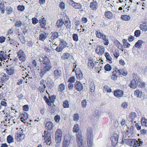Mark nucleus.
Listing matches in <instances>:
<instances>
[{"instance_id":"obj_1","label":"nucleus","mask_w":147,"mask_h":147,"mask_svg":"<svg viewBox=\"0 0 147 147\" xmlns=\"http://www.w3.org/2000/svg\"><path fill=\"white\" fill-rule=\"evenodd\" d=\"M53 127V123L49 122L47 123V129L48 134H47V145L49 146L52 145L51 141V134L52 133V128Z\"/></svg>"},{"instance_id":"obj_2","label":"nucleus","mask_w":147,"mask_h":147,"mask_svg":"<svg viewBox=\"0 0 147 147\" xmlns=\"http://www.w3.org/2000/svg\"><path fill=\"white\" fill-rule=\"evenodd\" d=\"M87 143L88 146L91 147L93 145V130L91 127L87 129Z\"/></svg>"},{"instance_id":"obj_3","label":"nucleus","mask_w":147,"mask_h":147,"mask_svg":"<svg viewBox=\"0 0 147 147\" xmlns=\"http://www.w3.org/2000/svg\"><path fill=\"white\" fill-rule=\"evenodd\" d=\"M122 142V143H125L127 145L133 147H138V142L134 139H125L123 137Z\"/></svg>"},{"instance_id":"obj_4","label":"nucleus","mask_w":147,"mask_h":147,"mask_svg":"<svg viewBox=\"0 0 147 147\" xmlns=\"http://www.w3.org/2000/svg\"><path fill=\"white\" fill-rule=\"evenodd\" d=\"M76 141L79 147H85V144L83 143L81 132L77 133L76 135Z\"/></svg>"},{"instance_id":"obj_5","label":"nucleus","mask_w":147,"mask_h":147,"mask_svg":"<svg viewBox=\"0 0 147 147\" xmlns=\"http://www.w3.org/2000/svg\"><path fill=\"white\" fill-rule=\"evenodd\" d=\"M67 45L66 41L63 39H61L59 46L57 47L55 50L58 52H61L66 47Z\"/></svg>"},{"instance_id":"obj_6","label":"nucleus","mask_w":147,"mask_h":147,"mask_svg":"<svg viewBox=\"0 0 147 147\" xmlns=\"http://www.w3.org/2000/svg\"><path fill=\"white\" fill-rule=\"evenodd\" d=\"M63 133L61 130L60 129H57L55 134V138L56 142L58 143H60L61 140V138Z\"/></svg>"},{"instance_id":"obj_7","label":"nucleus","mask_w":147,"mask_h":147,"mask_svg":"<svg viewBox=\"0 0 147 147\" xmlns=\"http://www.w3.org/2000/svg\"><path fill=\"white\" fill-rule=\"evenodd\" d=\"M23 130L21 128H19V131L16 133L15 135L16 139L18 142H21L24 138L25 135L23 133Z\"/></svg>"},{"instance_id":"obj_8","label":"nucleus","mask_w":147,"mask_h":147,"mask_svg":"<svg viewBox=\"0 0 147 147\" xmlns=\"http://www.w3.org/2000/svg\"><path fill=\"white\" fill-rule=\"evenodd\" d=\"M137 119L136 114L134 112H131L130 114L129 120L132 123L134 124L136 122Z\"/></svg>"},{"instance_id":"obj_9","label":"nucleus","mask_w":147,"mask_h":147,"mask_svg":"<svg viewBox=\"0 0 147 147\" xmlns=\"http://www.w3.org/2000/svg\"><path fill=\"white\" fill-rule=\"evenodd\" d=\"M9 58V56L6 55V52L1 51H0V59L1 61H4V62H7Z\"/></svg>"},{"instance_id":"obj_10","label":"nucleus","mask_w":147,"mask_h":147,"mask_svg":"<svg viewBox=\"0 0 147 147\" xmlns=\"http://www.w3.org/2000/svg\"><path fill=\"white\" fill-rule=\"evenodd\" d=\"M17 53L18 57L19 60L22 62L24 61L26 59V56L23 51L20 50Z\"/></svg>"},{"instance_id":"obj_11","label":"nucleus","mask_w":147,"mask_h":147,"mask_svg":"<svg viewBox=\"0 0 147 147\" xmlns=\"http://www.w3.org/2000/svg\"><path fill=\"white\" fill-rule=\"evenodd\" d=\"M56 98V96L54 95L49 96V99H48L47 97V103L49 106L51 105L52 103H53L54 102Z\"/></svg>"},{"instance_id":"obj_12","label":"nucleus","mask_w":147,"mask_h":147,"mask_svg":"<svg viewBox=\"0 0 147 147\" xmlns=\"http://www.w3.org/2000/svg\"><path fill=\"white\" fill-rule=\"evenodd\" d=\"M6 72L9 75L13 74L14 72V68L13 66L11 65L7 66Z\"/></svg>"},{"instance_id":"obj_13","label":"nucleus","mask_w":147,"mask_h":147,"mask_svg":"<svg viewBox=\"0 0 147 147\" xmlns=\"http://www.w3.org/2000/svg\"><path fill=\"white\" fill-rule=\"evenodd\" d=\"M95 51L97 54L101 55L104 53L105 48L101 45L99 46L96 49Z\"/></svg>"},{"instance_id":"obj_14","label":"nucleus","mask_w":147,"mask_h":147,"mask_svg":"<svg viewBox=\"0 0 147 147\" xmlns=\"http://www.w3.org/2000/svg\"><path fill=\"white\" fill-rule=\"evenodd\" d=\"M74 86L76 89L79 91L82 90L83 88L82 84L79 81L75 82Z\"/></svg>"},{"instance_id":"obj_15","label":"nucleus","mask_w":147,"mask_h":147,"mask_svg":"<svg viewBox=\"0 0 147 147\" xmlns=\"http://www.w3.org/2000/svg\"><path fill=\"white\" fill-rule=\"evenodd\" d=\"M53 81L50 77H48L47 82V86L50 89H51L54 86Z\"/></svg>"},{"instance_id":"obj_16","label":"nucleus","mask_w":147,"mask_h":147,"mask_svg":"<svg viewBox=\"0 0 147 147\" xmlns=\"http://www.w3.org/2000/svg\"><path fill=\"white\" fill-rule=\"evenodd\" d=\"M70 2L71 6L75 9H79L82 7V5L80 3L75 2L72 0Z\"/></svg>"},{"instance_id":"obj_17","label":"nucleus","mask_w":147,"mask_h":147,"mask_svg":"<svg viewBox=\"0 0 147 147\" xmlns=\"http://www.w3.org/2000/svg\"><path fill=\"white\" fill-rule=\"evenodd\" d=\"M95 33L96 37L100 38H102L103 37L105 36V35L103 33L101 32L100 30L97 29Z\"/></svg>"},{"instance_id":"obj_18","label":"nucleus","mask_w":147,"mask_h":147,"mask_svg":"<svg viewBox=\"0 0 147 147\" xmlns=\"http://www.w3.org/2000/svg\"><path fill=\"white\" fill-rule=\"evenodd\" d=\"M114 94L115 96L118 97H121L123 95V92L121 90H117L114 91Z\"/></svg>"},{"instance_id":"obj_19","label":"nucleus","mask_w":147,"mask_h":147,"mask_svg":"<svg viewBox=\"0 0 147 147\" xmlns=\"http://www.w3.org/2000/svg\"><path fill=\"white\" fill-rule=\"evenodd\" d=\"M4 3L5 2L3 0H0V9L2 13H4L5 9Z\"/></svg>"},{"instance_id":"obj_20","label":"nucleus","mask_w":147,"mask_h":147,"mask_svg":"<svg viewBox=\"0 0 147 147\" xmlns=\"http://www.w3.org/2000/svg\"><path fill=\"white\" fill-rule=\"evenodd\" d=\"M90 7L92 9L96 10L98 7V4L96 1L93 0V2L90 4Z\"/></svg>"},{"instance_id":"obj_21","label":"nucleus","mask_w":147,"mask_h":147,"mask_svg":"<svg viewBox=\"0 0 147 147\" xmlns=\"http://www.w3.org/2000/svg\"><path fill=\"white\" fill-rule=\"evenodd\" d=\"M140 28L141 30L143 31H147V23L144 22L140 25Z\"/></svg>"},{"instance_id":"obj_22","label":"nucleus","mask_w":147,"mask_h":147,"mask_svg":"<svg viewBox=\"0 0 147 147\" xmlns=\"http://www.w3.org/2000/svg\"><path fill=\"white\" fill-rule=\"evenodd\" d=\"M117 72L123 76H126L127 74V71L125 69H117Z\"/></svg>"},{"instance_id":"obj_23","label":"nucleus","mask_w":147,"mask_h":147,"mask_svg":"<svg viewBox=\"0 0 147 147\" xmlns=\"http://www.w3.org/2000/svg\"><path fill=\"white\" fill-rule=\"evenodd\" d=\"M139 83L131 80L129 86L131 88H135L137 87Z\"/></svg>"},{"instance_id":"obj_24","label":"nucleus","mask_w":147,"mask_h":147,"mask_svg":"<svg viewBox=\"0 0 147 147\" xmlns=\"http://www.w3.org/2000/svg\"><path fill=\"white\" fill-rule=\"evenodd\" d=\"M45 81L42 80L40 82V84L42 85H43V86H41L40 89V92L41 93H44V91L45 90V88L46 87L45 86Z\"/></svg>"},{"instance_id":"obj_25","label":"nucleus","mask_w":147,"mask_h":147,"mask_svg":"<svg viewBox=\"0 0 147 147\" xmlns=\"http://www.w3.org/2000/svg\"><path fill=\"white\" fill-rule=\"evenodd\" d=\"M134 95L137 97L140 98L142 96V92L141 90H137L134 92Z\"/></svg>"},{"instance_id":"obj_26","label":"nucleus","mask_w":147,"mask_h":147,"mask_svg":"<svg viewBox=\"0 0 147 147\" xmlns=\"http://www.w3.org/2000/svg\"><path fill=\"white\" fill-rule=\"evenodd\" d=\"M119 74L117 72L116 70L113 72L111 76V78L113 80H117Z\"/></svg>"},{"instance_id":"obj_27","label":"nucleus","mask_w":147,"mask_h":147,"mask_svg":"<svg viewBox=\"0 0 147 147\" xmlns=\"http://www.w3.org/2000/svg\"><path fill=\"white\" fill-rule=\"evenodd\" d=\"M105 15L107 18L109 19H112L113 18V14L110 11H108L106 12Z\"/></svg>"},{"instance_id":"obj_28","label":"nucleus","mask_w":147,"mask_h":147,"mask_svg":"<svg viewBox=\"0 0 147 147\" xmlns=\"http://www.w3.org/2000/svg\"><path fill=\"white\" fill-rule=\"evenodd\" d=\"M47 57V71H49L52 67L51 63Z\"/></svg>"},{"instance_id":"obj_29","label":"nucleus","mask_w":147,"mask_h":147,"mask_svg":"<svg viewBox=\"0 0 147 147\" xmlns=\"http://www.w3.org/2000/svg\"><path fill=\"white\" fill-rule=\"evenodd\" d=\"M65 89L64 84H60L58 86V91L60 92H62Z\"/></svg>"},{"instance_id":"obj_30","label":"nucleus","mask_w":147,"mask_h":147,"mask_svg":"<svg viewBox=\"0 0 147 147\" xmlns=\"http://www.w3.org/2000/svg\"><path fill=\"white\" fill-rule=\"evenodd\" d=\"M123 46L125 48H128L130 47V45L127 42V39H123Z\"/></svg>"},{"instance_id":"obj_31","label":"nucleus","mask_w":147,"mask_h":147,"mask_svg":"<svg viewBox=\"0 0 147 147\" xmlns=\"http://www.w3.org/2000/svg\"><path fill=\"white\" fill-rule=\"evenodd\" d=\"M26 76H25V78L26 79L25 83H28L31 81L32 79V78L31 77L30 75L29 74H27L26 73H25Z\"/></svg>"},{"instance_id":"obj_32","label":"nucleus","mask_w":147,"mask_h":147,"mask_svg":"<svg viewBox=\"0 0 147 147\" xmlns=\"http://www.w3.org/2000/svg\"><path fill=\"white\" fill-rule=\"evenodd\" d=\"M76 77L79 80H81L83 78V75L81 71H79L76 72Z\"/></svg>"},{"instance_id":"obj_33","label":"nucleus","mask_w":147,"mask_h":147,"mask_svg":"<svg viewBox=\"0 0 147 147\" xmlns=\"http://www.w3.org/2000/svg\"><path fill=\"white\" fill-rule=\"evenodd\" d=\"M105 55L109 62V63H111L112 62V58L109 53H108L106 52L105 53Z\"/></svg>"},{"instance_id":"obj_34","label":"nucleus","mask_w":147,"mask_h":147,"mask_svg":"<svg viewBox=\"0 0 147 147\" xmlns=\"http://www.w3.org/2000/svg\"><path fill=\"white\" fill-rule=\"evenodd\" d=\"M54 74L57 78L60 77L61 75V72L60 70H56L54 71Z\"/></svg>"},{"instance_id":"obj_35","label":"nucleus","mask_w":147,"mask_h":147,"mask_svg":"<svg viewBox=\"0 0 147 147\" xmlns=\"http://www.w3.org/2000/svg\"><path fill=\"white\" fill-rule=\"evenodd\" d=\"M45 19L44 18L42 19L41 20H40V25L41 28H45V25H46V21L45 20H44Z\"/></svg>"},{"instance_id":"obj_36","label":"nucleus","mask_w":147,"mask_h":147,"mask_svg":"<svg viewBox=\"0 0 147 147\" xmlns=\"http://www.w3.org/2000/svg\"><path fill=\"white\" fill-rule=\"evenodd\" d=\"M103 40V41L102 42L105 45L107 46L109 44V42L108 38L106 36L103 37V38H102Z\"/></svg>"},{"instance_id":"obj_37","label":"nucleus","mask_w":147,"mask_h":147,"mask_svg":"<svg viewBox=\"0 0 147 147\" xmlns=\"http://www.w3.org/2000/svg\"><path fill=\"white\" fill-rule=\"evenodd\" d=\"M118 136L117 134L115 135V136L112 137L111 140L112 142L115 144H117L118 143Z\"/></svg>"},{"instance_id":"obj_38","label":"nucleus","mask_w":147,"mask_h":147,"mask_svg":"<svg viewBox=\"0 0 147 147\" xmlns=\"http://www.w3.org/2000/svg\"><path fill=\"white\" fill-rule=\"evenodd\" d=\"M80 129V127L78 124L74 125L73 128V132H74L77 133L79 131Z\"/></svg>"},{"instance_id":"obj_39","label":"nucleus","mask_w":147,"mask_h":147,"mask_svg":"<svg viewBox=\"0 0 147 147\" xmlns=\"http://www.w3.org/2000/svg\"><path fill=\"white\" fill-rule=\"evenodd\" d=\"M103 91H107V92H112V90L111 88V87L107 85H105L103 88Z\"/></svg>"},{"instance_id":"obj_40","label":"nucleus","mask_w":147,"mask_h":147,"mask_svg":"<svg viewBox=\"0 0 147 147\" xmlns=\"http://www.w3.org/2000/svg\"><path fill=\"white\" fill-rule=\"evenodd\" d=\"M41 70L40 75V77L42 78L44 75L46 74V65H45L42 69H41Z\"/></svg>"},{"instance_id":"obj_41","label":"nucleus","mask_w":147,"mask_h":147,"mask_svg":"<svg viewBox=\"0 0 147 147\" xmlns=\"http://www.w3.org/2000/svg\"><path fill=\"white\" fill-rule=\"evenodd\" d=\"M132 81H134L137 82H140L139 80L138 77L135 73H134L133 74V80H132Z\"/></svg>"},{"instance_id":"obj_42","label":"nucleus","mask_w":147,"mask_h":147,"mask_svg":"<svg viewBox=\"0 0 147 147\" xmlns=\"http://www.w3.org/2000/svg\"><path fill=\"white\" fill-rule=\"evenodd\" d=\"M64 24L66 28H70L71 27V22L69 20H67L64 22Z\"/></svg>"},{"instance_id":"obj_43","label":"nucleus","mask_w":147,"mask_h":147,"mask_svg":"<svg viewBox=\"0 0 147 147\" xmlns=\"http://www.w3.org/2000/svg\"><path fill=\"white\" fill-rule=\"evenodd\" d=\"M121 18L123 20L128 21L130 19L131 17L129 15H123L121 16Z\"/></svg>"},{"instance_id":"obj_44","label":"nucleus","mask_w":147,"mask_h":147,"mask_svg":"<svg viewBox=\"0 0 147 147\" xmlns=\"http://www.w3.org/2000/svg\"><path fill=\"white\" fill-rule=\"evenodd\" d=\"M141 123L143 126H147V120L144 118H142L141 120Z\"/></svg>"},{"instance_id":"obj_45","label":"nucleus","mask_w":147,"mask_h":147,"mask_svg":"<svg viewBox=\"0 0 147 147\" xmlns=\"http://www.w3.org/2000/svg\"><path fill=\"white\" fill-rule=\"evenodd\" d=\"M80 118L79 115L77 113H75L73 116V119L74 121H78Z\"/></svg>"},{"instance_id":"obj_46","label":"nucleus","mask_w":147,"mask_h":147,"mask_svg":"<svg viewBox=\"0 0 147 147\" xmlns=\"http://www.w3.org/2000/svg\"><path fill=\"white\" fill-rule=\"evenodd\" d=\"M94 63H93V61L89 60L88 62V65L90 69H92L94 66Z\"/></svg>"},{"instance_id":"obj_47","label":"nucleus","mask_w":147,"mask_h":147,"mask_svg":"<svg viewBox=\"0 0 147 147\" xmlns=\"http://www.w3.org/2000/svg\"><path fill=\"white\" fill-rule=\"evenodd\" d=\"M142 41L141 40H138L135 44L134 46L137 48L140 47L142 44Z\"/></svg>"},{"instance_id":"obj_48","label":"nucleus","mask_w":147,"mask_h":147,"mask_svg":"<svg viewBox=\"0 0 147 147\" xmlns=\"http://www.w3.org/2000/svg\"><path fill=\"white\" fill-rule=\"evenodd\" d=\"M69 144V141L66 140H64L63 142L62 147H68Z\"/></svg>"},{"instance_id":"obj_49","label":"nucleus","mask_w":147,"mask_h":147,"mask_svg":"<svg viewBox=\"0 0 147 147\" xmlns=\"http://www.w3.org/2000/svg\"><path fill=\"white\" fill-rule=\"evenodd\" d=\"M69 56L70 54L68 53H65L63 55L61 58L63 59H68Z\"/></svg>"},{"instance_id":"obj_50","label":"nucleus","mask_w":147,"mask_h":147,"mask_svg":"<svg viewBox=\"0 0 147 147\" xmlns=\"http://www.w3.org/2000/svg\"><path fill=\"white\" fill-rule=\"evenodd\" d=\"M51 47V45H50V48H47V55H51L53 53L52 51H51L52 49Z\"/></svg>"},{"instance_id":"obj_51","label":"nucleus","mask_w":147,"mask_h":147,"mask_svg":"<svg viewBox=\"0 0 147 147\" xmlns=\"http://www.w3.org/2000/svg\"><path fill=\"white\" fill-rule=\"evenodd\" d=\"M63 106L64 108H69V101L67 100L64 101L63 103Z\"/></svg>"},{"instance_id":"obj_52","label":"nucleus","mask_w":147,"mask_h":147,"mask_svg":"<svg viewBox=\"0 0 147 147\" xmlns=\"http://www.w3.org/2000/svg\"><path fill=\"white\" fill-rule=\"evenodd\" d=\"M28 118V114L27 113L22 115L21 118V121L24 122V121L26 120Z\"/></svg>"},{"instance_id":"obj_53","label":"nucleus","mask_w":147,"mask_h":147,"mask_svg":"<svg viewBox=\"0 0 147 147\" xmlns=\"http://www.w3.org/2000/svg\"><path fill=\"white\" fill-rule=\"evenodd\" d=\"M59 36V35L58 32H55L53 33L52 36H51V39L54 40L57 38Z\"/></svg>"},{"instance_id":"obj_54","label":"nucleus","mask_w":147,"mask_h":147,"mask_svg":"<svg viewBox=\"0 0 147 147\" xmlns=\"http://www.w3.org/2000/svg\"><path fill=\"white\" fill-rule=\"evenodd\" d=\"M82 28L80 29V30L78 29V31H79L80 33H82L83 32H86L87 31V28L84 27H82V26H81Z\"/></svg>"},{"instance_id":"obj_55","label":"nucleus","mask_w":147,"mask_h":147,"mask_svg":"<svg viewBox=\"0 0 147 147\" xmlns=\"http://www.w3.org/2000/svg\"><path fill=\"white\" fill-rule=\"evenodd\" d=\"M87 102L86 100L84 99L82 100L81 102L82 107L83 108L86 107L87 106Z\"/></svg>"},{"instance_id":"obj_56","label":"nucleus","mask_w":147,"mask_h":147,"mask_svg":"<svg viewBox=\"0 0 147 147\" xmlns=\"http://www.w3.org/2000/svg\"><path fill=\"white\" fill-rule=\"evenodd\" d=\"M111 66L109 64L105 65L104 67L105 70L108 71H110L111 70Z\"/></svg>"},{"instance_id":"obj_57","label":"nucleus","mask_w":147,"mask_h":147,"mask_svg":"<svg viewBox=\"0 0 147 147\" xmlns=\"http://www.w3.org/2000/svg\"><path fill=\"white\" fill-rule=\"evenodd\" d=\"M22 25V23L20 20H19L16 22L15 26L17 27H20Z\"/></svg>"},{"instance_id":"obj_58","label":"nucleus","mask_w":147,"mask_h":147,"mask_svg":"<svg viewBox=\"0 0 147 147\" xmlns=\"http://www.w3.org/2000/svg\"><path fill=\"white\" fill-rule=\"evenodd\" d=\"M63 24L64 22H63L62 20H58L56 22V25L57 27L59 28Z\"/></svg>"},{"instance_id":"obj_59","label":"nucleus","mask_w":147,"mask_h":147,"mask_svg":"<svg viewBox=\"0 0 147 147\" xmlns=\"http://www.w3.org/2000/svg\"><path fill=\"white\" fill-rule=\"evenodd\" d=\"M7 142L9 143L13 142V137L10 135H9L7 137Z\"/></svg>"},{"instance_id":"obj_60","label":"nucleus","mask_w":147,"mask_h":147,"mask_svg":"<svg viewBox=\"0 0 147 147\" xmlns=\"http://www.w3.org/2000/svg\"><path fill=\"white\" fill-rule=\"evenodd\" d=\"M20 34H18V37L21 42L22 43L24 44L26 42V41L25 40L24 37L22 35L20 36Z\"/></svg>"},{"instance_id":"obj_61","label":"nucleus","mask_w":147,"mask_h":147,"mask_svg":"<svg viewBox=\"0 0 147 147\" xmlns=\"http://www.w3.org/2000/svg\"><path fill=\"white\" fill-rule=\"evenodd\" d=\"M54 119L55 122L57 123L59 122L60 120V116L59 115H57L55 116Z\"/></svg>"},{"instance_id":"obj_62","label":"nucleus","mask_w":147,"mask_h":147,"mask_svg":"<svg viewBox=\"0 0 147 147\" xmlns=\"http://www.w3.org/2000/svg\"><path fill=\"white\" fill-rule=\"evenodd\" d=\"M6 11L7 13L9 14L12 12V9L10 7L8 6L6 8Z\"/></svg>"},{"instance_id":"obj_63","label":"nucleus","mask_w":147,"mask_h":147,"mask_svg":"<svg viewBox=\"0 0 147 147\" xmlns=\"http://www.w3.org/2000/svg\"><path fill=\"white\" fill-rule=\"evenodd\" d=\"M113 54L114 56L116 58H118V57L120 55L119 51L118 50H115V51L113 52Z\"/></svg>"},{"instance_id":"obj_64","label":"nucleus","mask_w":147,"mask_h":147,"mask_svg":"<svg viewBox=\"0 0 147 147\" xmlns=\"http://www.w3.org/2000/svg\"><path fill=\"white\" fill-rule=\"evenodd\" d=\"M73 40L76 41H77L78 40V36L77 34H73Z\"/></svg>"}]
</instances>
